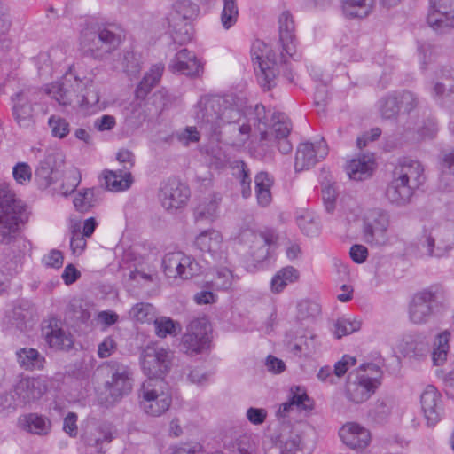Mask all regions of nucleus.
<instances>
[{"instance_id":"nucleus-1","label":"nucleus","mask_w":454,"mask_h":454,"mask_svg":"<svg viewBox=\"0 0 454 454\" xmlns=\"http://www.w3.org/2000/svg\"><path fill=\"white\" fill-rule=\"evenodd\" d=\"M192 116L198 124L211 135H217L226 124H236L239 140L247 142L252 133V124L265 126V106L256 104L254 107L240 110L231 97L203 96L192 108Z\"/></svg>"},{"instance_id":"nucleus-2","label":"nucleus","mask_w":454,"mask_h":454,"mask_svg":"<svg viewBox=\"0 0 454 454\" xmlns=\"http://www.w3.org/2000/svg\"><path fill=\"white\" fill-rule=\"evenodd\" d=\"M89 80L80 79L70 69L63 77L44 88L45 94L55 99L60 106H70L76 101L82 107H97L99 103V93Z\"/></svg>"},{"instance_id":"nucleus-3","label":"nucleus","mask_w":454,"mask_h":454,"mask_svg":"<svg viewBox=\"0 0 454 454\" xmlns=\"http://www.w3.org/2000/svg\"><path fill=\"white\" fill-rule=\"evenodd\" d=\"M122 39L113 26L98 20H87L80 32L79 44L86 56L104 60L118 49Z\"/></svg>"},{"instance_id":"nucleus-4","label":"nucleus","mask_w":454,"mask_h":454,"mask_svg":"<svg viewBox=\"0 0 454 454\" xmlns=\"http://www.w3.org/2000/svg\"><path fill=\"white\" fill-rule=\"evenodd\" d=\"M172 403V394L163 379H147L138 391V405L147 416L158 418L165 414Z\"/></svg>"},{"instance_id":"nucleus-5","label":"nucleus","mask_w":454,"mask_h":454,"mask_svg":"<svg viewBox=\"0 0 454 454\" xmlns=\"http://www.w3.org/2000/svg\"><path fill=\"white\" fill-rule=\"evenodd\" d=\"M380 375L379 367L374 364L360 365L348 376L345 388L347 400L356 404L366 402L380 386Z\"/></svg>"},{"instance_id":"nucleus-6","label":"nucleus","mask_w":454,"mask_h":454,"mask_svg":"<svg viewBox=\"0 0 454 454\" xmlns=\"http://www.w3.org/2000/svg\"><path fill=\"white\" fill-rule=\"evenodd\" d=\"M22 202L15 198L9 185L0 184V243H10L22 221Z\"/></svg>"},{"instance_id":"nucleus-7","label":"nucleus","mask_w":454,"mask_h":454,"mask_svg":"<svg viewBox=\"0 0 454 454\" xmlns=\"http://www.w3.org/2000/svg\"><path fill=\"white\" fill-rule=\"evenodd\" d=\"M446 301V291L439 285H433L414 294L409 307V317L414 324H424L430 317L434 307Z\"/></svg>"},{"instance_id":"nucleus-8","label":"nucleus","mask_w":454,"mask_h":454,"mask_svg":"<svg viewBox=\"0 0 454 454\" xmlns=\"http://www.w3.org/2000/svg\"><path fill=\"white\" fill-rule=\"evenodd\" d=\"M175 13L169 18V26L172 27L171 37L176 43L184 44L191 41V26L187 20L195 18L199 6L190 0H180L174 4Z\"/></svg>"},{"instance_id":"nucleus-9","label":"nucleus","mask_w":454,"mask_h":454,"mask_svg":"<svg viewBox=\"0 0 454 454\" xmlns=\"http://www.w3.org/2000/svg\"><path fill=\"white\" fill-rule=\"evenodd\" d=\"M269 48L262 41H255L251 47V58L257 81L264 90L276 84V61L270 59Z\"/></svg>"},{"instance_id":"nucleus-10","label":"nucleus","mask_w":454,"mask_h":454,"mask_svg":"<svg viewBox=\"0 0 454 454\" xmlns=\"http://www.w3.org/2000/svg\"><path fill=\"white\" fill-rule=\"evenodd\" d=\"M162 269L168 278L189 279L200 271L199 263L181 251L168 253L162 259Z\"/></svg>"},{"instance_id":"nucleus-11","label":"nucleus","mask_w":454,"mask_h":454,"mask_svg":"<svg viewBox=\"0 0 454 454\" xmlns=\"http://www.w3.org/2000/svg\"><path fill=\"white\" fill-rule=\"evenodd\" d=\"M388 215L380 208L367 212L364 220L363 234L367 244L383 246L387 242Z\"/></svg>"},{"instance_id":"nucleus-12","label":"nucleus","mask_w":454,"mask_h":454,"mask_svg":"<svg viewBox=\"0 0 454 454\" xmlns=\"http://www.w3.org/2000/svg\"><path fill=\"white\" fill-rule=\"evenodd\" d=\"M37 90L35 88L21 90L12 97V117L20 128H29L34 125V108L36 103Z\"/></svg>"},{"instance_id":"nucleus-13","label":"nucleus","mask_w":454,"mask_h":454,"mask_svg":"<svg viewBox=\"0 0 454 454\" xmlns=\"http://www.w3.org/2000/svg\"><path fill=\"white\" fill-rule=\"evenodd\" d=\"M427 24L436 33H448L454 28V0H430Z\"/></svg>"},{"instance_id":"nucleus-14","label":"nucleus","mask_w":454,"mask_h":454,"mask_svg":"<svg viewBox=\"0 0 454 454\" xmlns=\"http://www.w3.org/2000/svg\"><path fill=\"white\" fill-rule=\"evenodd\" d=\"M171 364V353L163 348H147L141 357V367L148 379H163Z\"/></svg>"},{"instance_id":"nucleus-15","label":"nucleus","mask_w":454,"mask_h":454,"mask_svg":"<svg viewBox=\"0 0 454 454\" xmlns=\"http://www.w3.org/2000/svg\"><path fill=\"white\" fill-rule=\"evenodd\" d=\"M190 195L189 187L176 179H168L162 183L159 192L161 205L168 211L183 207Z\"/></svg>"},{"instance_id":"nucleus-16","label":"nucleus","mask_w":454,"mask_h":454,"mask_svg":"<svg viewBox=\"0 0 454 454\" xmlns=\"http://www.w3.org/2000/svg\"><path fill=\"white\" fill-rule=\"evenodd\" d=\"M327 154L328 147L323 138L315 143L305 142L300 144L295 154V171L301 172L314 167Z\"/></svg>"},{"instance_id":"nucleus-17","label":"nucleus","mask_w":454,"mask_h":454,"mask_svg":"<svg viewBox=\"0 0 454 454\" xmlns=\"http://www.w3.org/2000/svg\"><path fill=\"white\" fill-rule=\"evenodd\" d=\"M64 164L60 153H50L39 162L35 171V179L40 189H46L54 184Z\"/></svg>"},{"instance_id":"nucleus-18","label":"nucleus","mask_w":454,"mask_h":454,"mask_svg":"<svg viewBox=\"0 0 454 454\" xmlns=\"http://www.w3.org/2000/svg\"><path fill=\"white\" fill-rule=\"evenodd\" d=\"M47 391L46 380L43 378H21L13 388V398L19 403L26 404L41 398Z\"/></svg>"},{"instance_id":"nucleus-19","label":"nucleus","mask_w":454,"mask_h":454,"mask_svg":"<svg viewBox=\"0 0 454 454\" xmlns=\"http://www.w3.org/2000/svg\"><path fill=\"white\" fill-rule=\"evenodd\" d=\"M195 247L202 253L207 254L215 262L225 261V254L223 250V237L220 231L209 229L201 231L194 240Z\"/></svg>"},{"instance_id":"nucleus-20","label":"nucleus","mask_w":454,"mask_h":454,"mask_svg":"<svg viewBox=\"0 0 454 454\" xmlns=\"http://www.w3.org/2000/svg\"><path fill=\"white\" fill-rule=\"evenodd\" d=\"M393 176L404 181L413 190L418 189L426 180L422 164L419 160L407 157L399 160Z\"/></svg>"},{"instance_id":"nucleus-21","label":"nucleus","mask_w":454,"mask_h":454,"mask_svg":"<svg viewBox=\"0 0 454 454\" xmlns=\"http://www.w3.org/2000/svg\"><path fill=\"white\" fill-rule=\"evenodd\" d=\"M43 333L47 344L51 348L67 350L73 346V336L64 327L63 323L56 317H51L47 325L43 326Z\"/></svg>"},{"instance_id":"nucleus-22","label":"nucleus","mask_w":454,"mask_h":454,"mask_svg":"<svg viewBox=\"0 0 454 454\" xmlns=\"http://www.w3.org/2000/svg\"><path fill=\"white\" fill-rule=\"evenodd\" d=\"M106 387L112 398L110 403L129 395L132 389L131 372L129 367L123 364L117 365L112 373L111 380L106 382Z\"/></svg>"},{"instance_id":"nucleus-23","label":"nucleus","mask_w":454,"mask_h":454,"mask_svg":"<svg viewBox=\"0 0 454 454\" xmlns=\"http://www.w3.org/2000/svg\"><path fill=\"white\" fill-rule=\"evenodd\" d=\"M279 41L282 45V57L284 53L294 58L296 54L297 38L295 35V23L294 16L289 11L281 12L278 18Z\"/></svg>"},{"instance_id":"nucleus-24","label":"nucleus","mask_w":454,"mask_h":454,"mask_svg":"<svg viewBox=\"0 0 454 454\" xmlns=\"http://www.w3.org/2000/svg\"><path fill=\"white\" fill-rule=\"evenodd\" d=\"M342 442L352 450H364L371 442V433L356 422H348L339 432Z\"/></svg>"},{"instance_id":"nucleus-25","label":"nucleus","mask_w":454,"mask_h":454,"mask_svg":"<svg viewBox=\"0 0 454 454\" xmlns=\"http://www.w3.org/2000/svg\"><path fill=\"white\" fill-rule=\"evenodd\" d=\"M265 126H261L262 129H259L258 125H253L252 124V133L255 134L258 132L260 134V143L258 145V149L262 151V155L266 156L267 154H270L272 152V148L274 146H278V151L283 154L289 153L292 149V144L288 140V137H283V138H269V131L268 128L270 126L269 123V117L267 111L265 110V119H264ZM261 154V152L259 153Z\"/></svg>"},{"instance_id":"nucleus-26","label":"nucleus","mask_w":454,"mask_h":454,"mask_svg":"<svg viewBox=\"0 0 454 454\" xmlns=\"http://www.w3.org/2000/svg\"><path fill=\"white\" fill-rule=\"evenodd\" d=\"M440 394L428 385L420 396V403L428 426H434L441 419Z\"/></svg>"},{"instance_id":"nucleus-27","label":"nucleus","mask_w":454,"mask_h":454,"mask_svg":"<svg viewBox=\"0 0 454 454\" xmlns=\"http://www.w3.org/2000/svg\"><path fill=\"white\" fill-rule=\"evenodd\" d=\"M170 68L173 72L182 74L195 76L200 75L203 67L194 53L187 49L179 51L172 59Z\"/></svg>"},{"instance_id":"nucleus-28","label":"nucleus","mask_w":454,"mask_h":454,"mask_svg":"<svg viewBox=\"0 0 454 454\" xmlns=\"http://www.w3.org/2000/svg\"><path fill=\"white\" fill-rule=\"evenodd\" d=\"M221 201L222 196L217 192H212L207 196L200 199L193 211L195 221H214L218 215Z\"/></svg>"},{"instance_id":"nucleus-29","label":"nucleus","mask_w":454,"mask_h":454,"mask_svg":"<svg viewBox=\"0 0 454 454\" xmlns=\"http://www.w3.org/2000/svg\"><path fill=\"white\" fill-rule=\"evenodd\" d=\"M375 161L372 155L363 154L351 160L346 166V172L350 179L362 181L372 175Z\"/></svg>"},{"instance_id":"nucleus-30","label":"nucleus","mask_w":454,"mask_h":454,"mask_svg":"<svg viewBox=\"0 0 454 454\" xmlns=\"http://www.w3.org/2000/svg\"><path fill=\"white\" fill-rule=\"evenodd\" d=\"M414 191L411 185L397 176H393L392 181L388 184L386 190V197L390 203L397 206L407 204L412 197Z\"/></svg>"},{"instance_id":"nucleus-31","label":"nucleus","mask_w":454,"mask_h":454,"mask_svg":"<svg viewBox=\"0 0 454 454\" xmlns=\"http://www.w3.org/2000/svg\"><path fill=\"white\" fill-rule=\"evenodd\" d=\"M104 179L107 190L114 192L129 189L133 182L131 173L122 169L117 171L105 170Z\"/></svg>"},{"instance_id":"nucleus-32","label":"nucleus","mask_w":454,"mask_h":454,"mask_svg":"<svg viewBox=\"0 0 454 454\" xmlns=\"http://www.w3.org/2000/svg\"><path fill=\"white\" fill-rule=\"evenodd\" d=\"M164 70V66L161 64H155L152 66L150 70L145 73L142 81L137 86L135 90L136 98L138 99H145L152 89L160 82Z\"/></svg>"},{"instance_id":"nucleus-33","label":"nucleus","mask_w":454,"mask_h":454,"mask_svg":"<svg viewBox=\"0 0 454 454\" xmlns=\"http://www.w3.org/2000/svg\"><path fill=\"white\" fill-rule=\"evenodd\" d=\"M397 350L404 356L417 358L423 356L425 344L416 333L405 334L396 345Z\"/></svg>"},{"instance_id":"nucleus-34","label":"nucleus","mask_w":454,"mask_h":454,"mask_svg":"<svg viewBox=\"0 0 454 454\" xmlns=\"http://www.w3.org/2000/svg\"><path fill=\"white\" fill-rule=\"evenodd\" d=\"M341 3L342 12L347 18L363 19L372 12L375 0H341Z\"/></svg>"},{"instance_id":"nucleus-35","label":"nucleus","mask_w":454,"mask_h":454,"mask_svg":"<svg viewBox=\"0 0 454 454\" xmlns=\"http://www.w3.org/2000/svg\"><path fill=\"white\" fill-rule=\"evenodd\" d=\"M442 81L437 82L434 88L432 96L440 104L454 93V69L448 68L441 71Z\"/></svg>"},{"instance_id":"nucleus-36","label":"nucleus","mask_w":454,"mask_h":454,"mask_svg":"<svg viewBox=\"0 0 454 454\" xmlns=\"http://www.w3.org/2000/svg\"><path fill=\"white\" fill-rule=\"evenodd\" d=\"M16 356L20 366L25 370L33 371L43 368L45 358L35 348H20L16 352Z\"/></svg>"},{"instance_id":"nucleus-37","label":"nucleus","mask_w":454,"mask_h":454,"mask_svg":"<svg viewBox=\"0 0 454 454\" xmlns=\"http://www.w3.org/2000/svg\"><path fill=\"white\" fill-rule=\"evenodd\" d=\"M19 421L23 429L35 434H46L51 427L50 420L36 413L26 414Z\"/></svg>"},{"instance_id":"nucleus-38","label":"nucleus","mask_w":454,"mask_h":454,"mask_svg":"<svg viewBox=\"0 0 454 454\" xmlns=\"http://www.w3.org/2000/svg\"><path fill=\"white\" fill-rule=\"evenodd\" d=\"M299 276V271L293 266L282 268L270 281L271 291L275 294L282 292L287 285L296 282Z\"/></svg>"},{"instance_id":"nucleus-39","label":"nucleus","mask_w":454,"mask_h":454,"mask_svg":"<svg viewBox=\"0 0 454 454\" xmlns=\"http://www.w3.org/2000/svg\"><path fill=\"white\" fill-rule=\"evenodd\" d=\"M270 132L269 138H283L290 134L292 125L289 118L284 113L275 112L270 115Z\"/></svg>"},{"instance_id":"nucleus-40","label":"nucleus","mask_w":454,"mask_h":454,"mask_svg":"<svg viewBox=\"0 0 454 454\" xmlns=\"http://www.w3.org/2000/svg\"><path fill=\"white\" fill-rule=\"evenodd\" d=\"M232 168L233 176L239 180L242 197L245 199L249 198L252 194L250 169L242 160L235 161Z\"/></svg>"},{"instance_id":"nucleus-41","label":"nucleus","mask_w":454,"mask_h":454,"mask_svg":"<svg viewBox=\"0 0 454 454\" xmlns=\"http://www.w3.org/2000/svg\"><path fill=\"white\" fill-rule=\"evenodd\" d=\"M450 333L447 330L437 335L434 341V348L432 353V359L434 365H441L446 361L450 349Z\"/></svg>"},{"instance_id":"nucleus-42","label":"nucleus","mask_w":454,"mask_h":454,"mask_svg":"<svg viewBox=\"0 0 454 454\" xmlns=\"http://www.w3.org/2000/svg\"><path fill=\"white\" fill-rule=\"evenodd\" d=\"M209 340L186 332L182 337L181 348L186 354H199L207 348Z\"/></svg>"},{"instance_id":"nucleus-43","label":"nucleus","mask_w":454,"mask_h":454,"mask_svg":"<svg viewBox=\"0 0 454 454\" xmlns=\"http://www.w3.org/2000/svg\"><path fill=\"white\" fill-rule=\"evenodd\" d=\"M289 401L297 411H310L313 409L314 402L307 395L306 390L301 387H294L290 389Z\"/></svg>"},{"instance_id":"nucleus-44","label":"nucleus","mask_w":454,"mask_h":454,"mask_svg":"<svg viewBox=\"0 0 454 454\" xmlns=\"http://www.w3.org/2000/svg\"><path fill=\"white\" fill-rule=\"evenodd\" d=\"M223 6L220 16L223 27L226 30L232 27L239 19L237 0H223Z\"/></svg>"},{"instance_id":"nucleus-45","label":"nucleus","mask_w":454,"mask_h":454,"mask_svg":"<svg viewBox=\"0 0 454 454\" xmlns=\"http://www.w3.org/2000/svg\"><path fill=\"white\" fill-rule=\"evenodd\" d=\"M233 274L228 268H220L216 270L213 280L205 283V287L214 288V290H228L233 284Z\"/></svg>"},{"instance_id":"nucleus-46","label":"nucleus","mask_w":454,"mask_h":454,"mask_svg":"<svg viewBox=\"0 0 454 454\" xmlns=\"http://www.w3.org/2000/svg\"><path fill=\"white\" fill-rule=\"evenodd\" d=\"M279 454H310L299 434H291L286 441L281 442Z\"/></svg>"},{"instance_id":"nucleus-47","label":"nucleus","mask_w":454,"mask_h":454,"mask_svg":"<svg viewBox=\"0 0 454 454\" xmlns=\"http://www.w3.org/2000/svg\"><path fill=\"white\" fill-rule=\"evenodd\" d=\"M361 328V321L351 317H339L334 323L333 333L337 339L351 334Z\"/></svg>"},{"instance_id":"nucleus-48","label":"nucleus","mask_w":454,"mask_h":454,"mask_svg":"<svg viewBox=\"0 0 454 454\" xmlns=\"http://www.w3.org/2000/svg\"><path fill=\"white\" fill-rule=\"evenodd\" d=\"M152 322L154 325L155 333L160 338H165L167 335H176L181 330L179 324L170 317H154Z\"/></svg>"},{"instance_id":"nucleus-49","label":"nucleus","mask_w":454,"mask_h":454,"mask_svg":"<svg viewBox=\"0 0 454 454\" xmlns=\"http://www.w3.org/2000/svg\"><path fill=\"white\" fill-rule=\"evenodd\" d=\"M433 233L436 237L435 247H434V257L442 258L446 256L453 247V234L450 231H447L441 235L439 230L434 231Z\"/></svg>"},{"instance_id":"nucleus-50","label":"nucleus","mask_w":454,"mask_h":454,"mask_svg":"<svg viewBox=\"0 0 454 454\" xmlns=\"http://www.w3.org/2000/svg\"><path fill=\"white\" fill-rule=\"evenodd\" d=\"M436 237L433 231L424 233L418 240L416 251L413 252L417 257H434V247H435Z\"/></svg>"},{"instance_id":"nucleus-51","label":"nucleus","mask_w":454,"mask_h":454,"mask_svg":"<svg viewBox=\"0 0 454 454\" xmlns=\"http://www.w3.org/2000/svg\"><path fill=\"white\" fill-rule=\"evenodd\" d=\"M64 180L60 187V192L64 196H68L75 191L81 183V173L78 168L72 167L64 172Z\"/></svg>"},{"instance_id":"nucleus-52","label":"nucleus","mask_w":454,"mask_h":454,"mask_svg":"<svg viewBox=\"0 0 454 454\" xmlns=\"http://www.w3.org/2000/svg\"><path fill=\"white\" fill-rule=\"evenodd\" d=\"M379 108L383 118L391 119L395 117L400 111L397 93L382 98L379 101Z\"/></svg>"},{"instance_id":"nucleus-53","label":"nucleus","mask_w":454,"mask_h":454,"mask_svg":"<svg viewBox=\"0 0 454 454\" xmlns=\"http://www.w3.org/2000/svg\"><path fill=\"white\" fill-rule=\"evenodd\" d=\"M32 319L31 311L21 305L15 306L10 315L11 324L20 332L27 329V324Z\"/></svg>"},{"instance_id":"nucleus-54","label":"nucleus","mask_w":454,"mask_h":454,"mask_svg":"<svg viewBox=\"0 0 454 454\" xmlns=\"http://www.w3.org/2000/svg\"><path fill=\"white\" fill-rule=\"evenodd\" d=\"M129 316L138 322L150 323L155 317V308L150 303H137L130 309Z\"/></svg>"},{"instance_id":"nucleus-55","label":"nucleus","mask_w":454,"mask_h":454,"mask_svg":"<svg viewBox=\"0 0 454 454\" xmlns=\"http://www.w3.org/2000/svg\"><path fill=\"white\" fill-rule=\"evenodd\" d=\"M97 204L94 189H84L74 199V206L80 212H87Z\"/></svg>"},{"instance_id":"nucleus-56","label":"nucleus","mask_w":454,"mask_h":454,"mask_svg":"<svg viewBox=\"0 0 454 454\" xmlns=\"http://www.w3.org/2000/svg\"><path fill=\"white\" fill-rule=\"evenodd\" d=\"M231 448L232 454H254L256 451L253 436L247 434L239 436Z\"/></svg>"},{"instance_id":"nucleus-57","label":"nucleus","mask_w":454,"mask_h":454,"mask_svg":"<svg viewBox=\"0 0 454 454\" xmlns=\"http://www.w3.org/2000/svg\"><path fill=\"white\" fill-rule=\"evenodd\" d=\"M211 325L207 317H194L192 319L187 326V332L195 333L202 339L210 340L209 334L211 333Z\"/></svg>"},{"instance_id":"nucleus-58","label":"nucleus","mask_w":454,"mask_h":454,"mask_svg":"<svg viewBox=\"0 0 454 454\" xmlns=\"http://www.w3.org/2000/svg\"><path fill=\"white\" fill-rule=\"evenodd\" d=\"M48 125L51 129V135L54 137L62 139L70 132L69 122L59 115H51L48 120Z\"/></svg>"},{"instance_id":"nucleus-59","label":"nucleus","mask_w":454,"mask_h":454,"mask_svg":"<svg viewBox=\"0 0 454 454\" xmlns=\"http://www.w3.org/2000/svg\"><path fill=\"white\" fill-rule=\"evenodd\" d=\"M79 226H73L71 231L70 248L74 255H81L86 248L87 242Z\"/></svg>"},{"instance_id":"nucleus-60","label":"nucleus","mask_w":454,"mask_h":454,"mask_svg":"<svg viewBox=\"0 0 454 454\" xmlns=\"http://www.w3.org/2000/svg\"><path fill=\"white\" fill-rule=\"evenodd\" d=\"M12 176L19 184H27L32 178V169L26 162H19L12 168Z\"/></svg>"},{"instance_id":"nucleus-61","label":"nucleus","mask_w":454,"mask_h":454,"mask_svg":"<svg viewBox=\"0 0 454 454\" xmlns=\"http://www.w3.org/2000/svg\"><path fill=\"white\" fill-rule=\"evenodd\" d=\"M121 67L123 72L129 76L136 75L139 72L140 65L134 52H123Z\"/></svg>"},{"instance_id":"nucleus-62","label":"nucleus","mask_w":454,"mask_h":454,"mask_svg":"<svg viewBox=\"0 0 454 454\" xmlns=\"http://www.w3.org/2000/svg\"><path fill=\"white\" fill-rule=\"evenodd\" d=\"M176 138L182 145L188 146L192 143L199 142L200 134L196 127L188 126L182 131L176 133Z\"/></svg>"},{"instance_id":"nucleus-63","label":"nucleus","mask_w":454,"mask_h":454,"mask_svg":"<svg viewBox=\"0 0 454 454\" xmlns=\"http://www.w3.org/2000/svg\"><path fill=\"white\" fill-rule=\"evenodd\" d=\"M418 52L420 60V68L425 70L427 68V64L434 60V51L431 44L423 43L418 46Z\"/></svg>"},{"instance_id":"nucleus-64","label":"nucleus","mask_w":454,"mask_h":454,"mask_svg":"<svg viewBox=\"0 0 454 454\" xmlns=\"http://www.w3.org/2000/svg\"><path fill=\"white\" fill-rule=\"evenodd\" d=\"M356 363V359L354 356L344 355L342 358L334 364L333 372L336 378L342 377Z\"/></svg>"}]
</instances>
